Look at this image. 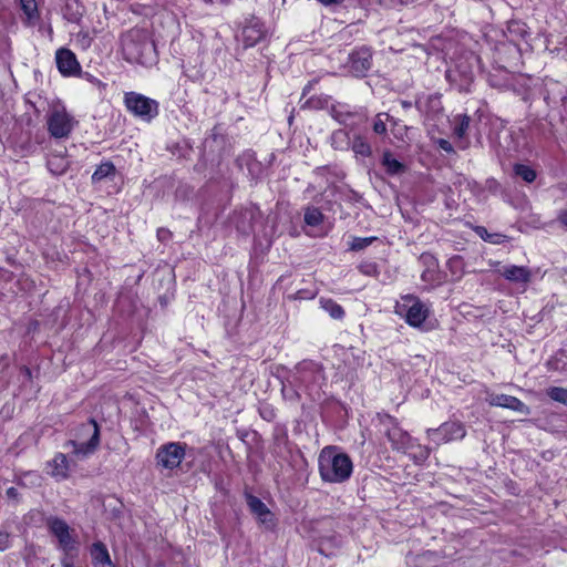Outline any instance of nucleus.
<instances>
[{"label":"nucleus","mask_w":567,"mask_h":567,"mask_svg":"<svg viewBox=\"0 0 567 567\" xmlns=\"http://www.w3.org/2000/svg\"><path fill=\"white\" fill-rule=\"evenodd\" d=\"M318 464L320 477L328 483H343L350 478L353 471L349 455L337 452L334 446L322 449Z\"/></svg>","instance_id":"nucleus-1"},{"label":"nucleus","mask_w":567,"mask_h":567,"mask_svg":"<svg viewBox=\"0 0 567 567\" xmlns=\"http://www.w3.org/2000/svg\"><path fill=\"white\" fill-rule=\"evenodd\" d=\"M123 52L127 61L147 64L152 61L154 44L141 30H131L122 39Z\"/></svg>","instance_id":"nucleus-2"},{"label":"nucleus","mask_w":567,"mask_h":567,"mask_svg":"<svg viewBox=\"0 0 567 567\" xmlns=\"http://www.w3.org/2000/svg\"><path fill=\"white\" fill-rule=\"evenodd\" d=\"M100 444V427L95 420L79 426L75 439L68 442L73 447V454L76 456H86L93 453Z\"/></svg>","instance_id":"nucleus-3"},{"label":"nucleus","mask_w":567,"mask_h":567,"mask_svg":"<svg viewBox=\"0 0 567 567\" xmlns=\"http://www.w3.org/2000/svg\"><path fill=\"white\" fill-rule=\"evenodd\" d=\"M124 104L134 116L145 122H151L158 114V102L141 93H125Z\"/></svg>","instance_id":"nucleus-4"},{"label":"nucleus","mask_w":567,"mask_h":567,"mask_svg":"<svg viewBox=\"0 0 567 567\" xmlns=\"http://www.w3.org/2000/svg\"><path fill=\"white\" fill-rule=\"evenodd\" d=\"M395 308L396 313L404 317L412 327H420L429 316V308L412 295L402 297V301L398 302Z\"/></svg>","instance_id":"nucleus-5"},{"label":"nucleus","mask_w":567,"mask_h":567,"mask_svg":"<svg viewBox=\"0 0 567 567\" xmlns=\"http://www.w3.org/2000/svg\"><path fill=\"white\" fill-rule=\"evenodd\" d=\"M186 455V444L169 442L161 445L155 455L156 464L166 470L178 467Z\"/></svg>","instance_id":"nucleus-6"},{"label":"nucleus","mask_w":567,"mask_h":567,"mask_svg":"<svg viewBox=\"0 0 567 567\" xmlns=\"http://www.w3.org/2000/svg\"><path fill=\"white\" fill-rule=\"evenodd\" d=\"M47 527L49 532L56 537L59 547L66 556L75 549V538L71 535V528L65 520L50 516L47 518Z\"/></svg>","instance_id":"nucleus-7"},{"label":"nucleus","mask_w":567,"mask_h":567,"mask_svg":"<svg viewBox=\"0 0 567 567\" xmlns=\"http://www.w3.org/2000/svg\"><path fill=\"white\" fill-rule=\"evenodd\" d=\"M74 118L65 109H54L48 117V130L55 138H64L70 135L74 126Z\"/></svg>","instance_id":"nucleus-8"},{"label":"nucleus","mask_w":567,"mask_h":567,"mask_svg":"<svg viewBox=\"0 0 567 567\" xmlns=\"http://www.w3.org/2000/svg\"><path fill=\"white\" fill-rule=\"evenodd\" d=\"M426 434L430 440L437 445L451 441L462 440L466 435V430L461 422H445L437 429H429Z\"/></svg>","instance_id":"nucleus-9"},{"label":"nucleus","mask_w":567,"mask_h":567,"mask_svg":"<svg viewBox=\"0 0 567 567\" xmlns=\"http://www.w3.org/2000/svg\"><path fill=\"white\" fill-rule=\"evenodd\" d=\"M372 64V52L368 48H360L349 55L348 68L354 76H364Z\"/></svg>","instance_id":"nucleus-10"},{"label":"nucleus","mask_w":567,"mask_h":567,"mask_svg":"<svg viewBox=\"0 0 567 567\" xmlns=\"http://www.w3.org/2000/svg\"><path fill=\"white\" fill-rule=\"evenodd\" d=\"M497 272L506 280L523 286H527L530 282L533 276V272L528 267L516 265L503 266L497 270Z\"/></svg>","instance_id":"nucleus-11"},{"label":"nucleus","mask_w":567,"mask_h":567,"mask_svg":"<svg viewBox=\"0 0 567 567\" xmlns=\"http://www.w3.org/2000/svg\"><path fill=\"white\" fill-rule=\"evenodd\" d=\"M59 71L63 75H73L80 71V64L75 54L69 49H59L55 53Z\"/></svg>","instance_id":"nucleus-12"},{"label":"nucleus","mask_w":567,"mask_h":567,"mask_svg":"<svg viewBox=\"0 0 567 567\" xmlns=\"http://www.w3.org/2000/svg\"><path fill=\"white\" fill-rule=\"evenodd\" d=\"M246 501L250 512L256 515L260 523L267 525L268 527L274 525L272 514L260 498L248 494L246 496Z\"/></svg>","instance_id":"nucleus-13"},{"label":"nucleus","mask_w":567,"mask_h":567,"mask_svg":"<svg viewBox=\"0 0 567 567\" xmlns=\"http://www.w3.org/2000/svg\"><path fill=\"white\" fill-rule=\"evenodd\" d=\"M265 38V30L258 20H251L241 31V39L246 48L256 45Z\"/></svg>","instance_id":"nucleus-14"},{"label":"nucleus","mask_w":567,"mask_h":567,"mask_svg":"<svg viewBox=\"0 0 567 567\" xmlns=\"http://www.w3.org/2000/svg\"><path fill=\"white\" fill-rule=\"evenodd\" d=\"M389 419L391 422H394L392 417ZM386 436L394 450L405 451L411 446V436L395 423H393L392 427L388 429Z\"/></svg>","instance_id":"nucleus-15"},{"label":"nucleus","mask_w":567,"mask_h":567,"mask_svg":"<svg viewBox=\"0 0 567 567\" xmlns=\"http://www.w3.org/2000/svg\"><path fill=\"white\" fill-rule=\"evenodd\" d=\"M486 400L494 406L507 408L518 412H524L526 410V405L519 399L512 395L492 393Z\"/></svg>","instance_id":"nucleus-16"},{"label":"nucleus","mask_w":567,"mask_h":567,"mask_svg":"<svg viewBox=\"0 0 567 567\" xmlns=\"http://www.w3.org/2000/svg\"><path fill=\"white\" fill-rule=\"evenodd\" d=\"M48 473L55 477L56 480H64L68 477L69 472V462L64 454L60 453L54 456V458L48 462Z\"/></svg>","instance_id":"nucleus-17"},{"label":"nucleus","mask_w":567,"mask_h":567,"mask_svg":"<svg viewBox=\"0 0 567 567\" xmlns=\"http://www.w3.org/2000/svg\"><path fill=\"white\" fill-rule=\"evenodd\" d=\"M91 556L94 567H115L106 546L101 542H96L92 545Z\"/></svg>","instance_id":"nucleus-18"},{"label":"nucleus","mask_w":567,"mask_h":567,"mask_svg":"<svg viewBox=\"0 0 567 567\" xmlns=\"http://www.w3.org/2000/svg\"><path fill=\"white\" fill-rule=\"evenodd\" d=\"M421 260L427 266V268L422 272L421 278L424 282L433 284L439 280L436 272V260L430 254H424L421 256Z\"/></svg>","instance_id":"nucleus-19"},{"label":"nucleus","mask_w":567,"mask_h":567,"mask_svg":"<svg viewBox=\"0 0 567 567\" xmlns=\"http://www.w3.org/2000/svg\"><path fill=\"white\" fill-rule=\"evenodd\" d=\"M382 165L385 167L386 173L390 175L403 173L405 169V166L401 162L395 159L390 151L383 152Z\"/></svg>","instance_id":"nucleus-20"},{"label":"nucleus","mask_w":567,"mask_h":567,"mask_svg":"<svg viewBox=\"0 0 567 567\" xmlns=\"http://www.w3.org/2000/svg\"><path fill=\"white\" fill-rule=\"evenodd\" d=\"M320 305L333 319H341L344 316L343 308L332 299L321 298Z\"/></svg>","instance_id":"nucleus-21"},{"label":"nucleus","mask_w":567,"mask_h":567,"mask_svg":"<svg viewBox=\"0 0 567 567\" xmlns=\"http://www.w3.org/2000/svg\"><path fill=\"white\" fill-rule=\"evenodd\" d=\"M68 161L63 156L52 155L48 159V168L54 175H62L68 169Z\"/></svg>","instance_id":"nucleus-22"},{"label":"nucleus","mask_w":567,"mask_h":567,"mask_svg":"<svg viewBox=\"0 0 567 567\" xmlns=\"http://www.w3.org/2000/svg\"><path fill=\"white\" fill-rule=\"evenodd\" d=\"M456 125L454 127V135L457 138H464L466 136L467 130L470 127L471 117L466 114L457 115L454 118Z\"/></svg>","instance_id":"nucleus-23"},{"label":"nucleus","mask_w":567,"mask_h":567,"mask_svg":"<svg viewBox=\"0 0 567 567\" xmlns=\"http://www.w3.org/2000/svg\"><path fill=\"white\" fill-rule=\"evenodd\" d=\"M352 151L355 155L368 157L372 154V150L367 140L360 135L355 136L352 142Z\"/></svg>","instance_id":"nucleus-24"},{"label":"nucleus","mask_w":567,"mask_h":567,"mask_svg":"<svg viewBox=\"0 0 567 567\" xmlns=\"http://www.w3.org/2000/svg\"><path fill=\"white\" fill-rule=\"evenodd\" d=\"M514 173L526 183H532L536 179V172L532 167L524 164H516L514 166Z\"/></svg>","instance_id":"nucleus-25"},{"label":"nucleus","mask_w":567,"mask_h":567,"mask_svg":"<svg viewBox=\"0 0 567 567\" xmlns=\"http://www.w3.org/2000/svg\"><path fill=\"white\" fill-rule=\"evenodd\" d=\"M20 7L29 22L39 18L38 6L35 0H20Z\"/></svg>","instance_id":"nucleus-26"},{"label":"nucleus","mask_w":567,"mask_h":567,"mask_svg":"<svg viewBox=\"0 0 567 567\" xmlns=\"http://www.w3.org/2000/svg\"><path fill=\"white\" fill-rule=\"evenodd\" d=\"M114 172H115V166L111 162L103 163L93 173L92 181L100 182L103 178L114 174Z\"/></svg>","instance_id":"nucleus-27"},{"label":"nucleus","mask_w":567,"mask_h":567,"mask_svg":"<svg viewBox=\"0 0 567 567\" xmlns=\"http://www.w3.org/2000/svg\"><path fill=\"white\" fill-rule=\"evenodd\" d=\"M323 219L322 213L316 207L307 208L305 213V221L309 226H318Z\"/></svg>","instance_id":"nucleus-28"},{"label":"nucleus","mask_w":567,"mask_h":567,"mask_svg":"<svg viewBox=\"0 0 567 567\" xmlns=\"http://www.w3.org/2000/svg\"><path fill=\"white\" fill-rule=\"evenodd\" d=\"M391 120L388 113H379L373 121V132L382 135L386 133V122Z\"/></svg>","instance_id":"nucleus-29"},{"label":"nucleus","mask_w":567,"mask_h":567,"mask_svg":"<svg viewBox=\"0 0 567 567\" xmlns=\"http://www.w3.org/2000/svg\"><path fill=\"white\" fill-rule=\"evenodd\" d=\"M547 394L551 400L567 405V389L553 386L548 389Z\"/></svg>","instance_id":"nucleus-30"},{"label":"nucleus","mask_w":567,"mask_h":567,"mask_svg":"<svg viewBox=\"0 0 567 567\" xmlns=\"http://www.w3.org/2000/svg\"><path fill=\"white\" fill-rule=\"evenodd\" d=\"M375 239H377L375 237H365V238L354 237L350 245V249L354 250V251L362 250V249L367 248L369 245H371Z\"/></svg>","instance_id":"nucleus-31"},{"label":"nucleus","mask_w":567,"mask_h":567,"mask_svg":"<svg viewBox=\"0 0 567 567\" xmlns=\"http://www.w3.org/2000/svg\"><path fill=\"white\" fill-rule=\"evenodd\" d=\"M463 262L462 258L460 256H454L449 259L447 267L450 270L460 278L462 276L461 269H462Z\"/></svg>","instance_id":"nucleus-32"},{"label":"nucleus","mask_w":567,"mask_h":567,"mask_svg":"<svg viewBox=\"0 0 567 567\" xmlns=\"http://www.w3.org/2000/svg\"><path fill=\"white\" fill-rule=\"evenodd\" d=\"M10 535L7 532H0V550L3 551L9 547Z\"/></svg>","instance_id":"nucleus-33"},{"label":"nucleus","mask_w":567,"mask_h":567,"mask_svg":"<svg viewBox=\"0 0 567 567\" xmlns=\"http://www.w3.org/2000/svg\"><path fill=\"white\" fill-rule=\"evenodd\" d=\"M437 145H439V147H440L441 150H443V151H444V152H446V153H452V152H454V148H453L452 144H451L449 141H446V140L440 138V140L437 141Z\"/></svg>","instance_id":"nucleus-34"},{"label":"nucleus","mask_w":567,"mask_h":567,"mask_svg":"<svg viewBox=\"0 0 567 567\" xmlns=\"http://www.w3.org/2000/svg\"><path fill=\"white\" fill-rule=\"evenodd\" d=\"M172 237V233L166 228H159L157 230V238L159 241H166Z\"/></svg>","instance_id":"nucleus-35"},{"label":"nucleus","mask_w":567,"mask_h":567,"mask_svg":"<svg viewBox=\"0 0 567 567\" xmlns=\"http://www.w3.org/2000/svg\"><path fill=\"white\" fill-rule=\"evenodd\" d=\"M557 219L559 220V223L567 227V210H561L559 214H558V217Z\"/></svg>","instance_id":"nucleus-36"},{"label":"nucleus","mask_w":567,"mask_h":567,"mask_svg":"<svg viewBox=\"0 0 567 567\" xmlns=\"http://www.w3.org/2000/svg\"><path fill=\"white\" fill-rule=\"evenodd\" d=\"M7 495L9 498L17 499L18 498V489L16 487H10L7 489Z\"/></svg>","instance_id":"nucleus-37"},{"label":"nucleus","mask_w":567,"mask_h":567,"mask_svg":"<svg viewBox=\"0 0 567 567\" xmlns=\"http://www.w3.org/2000/svg\"><path fill=\"white\" fill-rule=\"evenodd\" d=\"M315 295L312 292L308 293V295H303V292L301 290L297 291L296 292V299H305V298H313Z\"/></svg>","instance_id":"nucleus-38"},{"label":"nucleus","mask_w":567,"mask_h":567,"mask_svg":"<svg viewBox=\"0 0 567 567\" xmlns=\"http://www.w3.org/2000/svg\"><path fill=\"white\" fill-rule=\"evenodd\" d=\"M430 455V449L429 447H422L421 452H420V460L424 461L429 457Z\"/></svg>","instance_id":"nucleus-39"},{"label":"nucleus","mask_w":567,"mask_h":567,"mask_svg":"<svg viewBox=\"0 0 567 567\" xmlns=\"http://www.w3.org/2000/svg\"><path fill=\"white\" fill-rule=\"evenodd\" d=\"M324 6H331V4H339L342 3L344 0H318Z\"/></svg>","instance_id":"nucleus-40"},{"label":"nucleus","mask_w":567,"mask_h":567,"mask_svg":"<svg viewBox=\"0 0 567 567\" xmlns=\"http://www.w3.org/2000/svg\"><path fill=\"white\" fill-rule=\"evenodd\" d=\"M346 136H347V133H346V132H343V131H337V132H334V133H333V135H332V140H333V141H336V140H337V138H339V137H346Z\"/></svg>","instance_id":"nucleus-41"},{"label":"nucleus","mask_w":567,"mask_h":567,"mask_svg":"<svg viewBox=\"0 0 567 567\" xmlns=\"http://www.w3.org/2000/svg\"><path fill=\"white\" fill-rule=\"evenodd\" d=\"M332 116H333L337 121H339L340 123H343V122H344L343 116H342V114H341L340 112L333 111Z\"/></svg>","instance_id":"nucleus-42"},{"label":"nucleus","mask_w":567,"mask_h":567,"mask_svg":"<svg viewBox=\"0 0 567 567\" xmlns=\"http://www.w3.org/2000/svg\"><path fill=\"white\" fill-rule=\"evenodd\" d=\"M21 371L28 377L31 378V370L28 367H22Z\"/></svg>","instance_id":"nucleus-43"},{"label":"nucleus","mask_w":567,"mask_h":567,"mask_svg":"<svg viewBox=\"0 0 567 567\" xmlns=\"http://www.w3.org/2000/svg\"><path fill=\"white\" fill-rule=\"evenodd\" d=\"M62 566L63 567H75L72 563L68 561L66 559L62 560Z\"/></svg>","instance_id":"nucleus-44"}]
</instances>
